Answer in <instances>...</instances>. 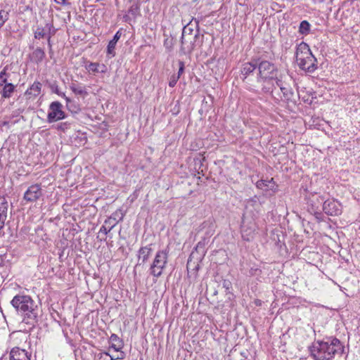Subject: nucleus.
<instances>
[{
  "label": "nucleus",
  "instance_id": "obj_1",
  "mask_svg": "<svg viewBox=\"0 0 360 360\" xmlns=\"http://www.w3.org/2000/svg\"><path fill=\"white\" fill-rule=\"evenodd\" d=\"M309 351L315 360H334L336 355L343 353L344 346L336 338H326L314 342L309 347Z\"/></svg>",
  "mask_w": 360,
  "mask_h": 360
},
{
  "label": "nucleus",
  "instance_id": "obj_2",
  "mask_svg": "<svg viewBox=\"0 0 360 360\" xmlns=\"http://www.w3.org/2000/svg\"><path fill=\"white\" fill-rule=\"evenodd\" d=\"M12 306L22 316V323L34 326L38 322L39 309L29 295H17L11 302Z\"/></svg>",
  "mask_w": 360,
  "mask_h": 360
},
{
  "label": "nucleus",
  "instance_id": "obj_3",
  "mask_svg": "<svg viewBox=\"0 0 360 360\" xmlns=\"http://www.w3.org/2000/svg\"><path fill=\"white\" fill-rule=\"evenodd\" d=\"M257 60L258 70L257 82H264L273 80L276 77V75H278V70L277 66L270 61L262 60L259 58H257Z\"/></svg>",
  "mask_w": 360,
  "mask_h": 360
},
{
  "label": "nucleus",
  "instance_id": "obj_4",
  "mask_svg": "<svg viewBox=\"0 0 360 360\" xmlns=\"http://www.w3.org/2000/svg\"><path fill=\"white\" fill-rule=\"evenodd\" d=\"M203 34H200L199 29L195 30L194 35L181 34L180 51L184 53H191L195 47H200L203 43Z\"/></svg>",
  "mask_w": 360,
  "mask_h": 360
},
{
  "label": "nucleus",
  "instance_id": "obj_5",
  "mask_svg": "<svg viewBox=\"0 0 360 360\" xmlns=\"http://www.w3.org/2000/svg\"><path fill=\"white\" fill-rule=\"evenodd\" d=\"M169 248L158 250L150 267V274L154 277L159 278L162 274L168 262Z\"/></svg>",
  "mask_w": 360,
  "mask_h": 360
},
{
  "label": "nucleus",
  "instance_id": "obj_6",
  "mask_svg": "<svg viewBox=\"0 0 360 360\" xmlns=\"http://www.w3.org/2000/svg\"><path fill=\"white\" fill-rule=\"evenodd\" d=\"M257 229L255 221L252 217H243L240 225L241 236L244 240L250 241L254 238Z\"/></svg>",
  "mask_w": 360,
  "mask_h": 360
},
{
  "label": "nucleus",
  "instance_id": "obj_7",
  "mask_svg": "<svg viewBox=\"0 0 360 360\" xmlns=\"http://www.w3.org/2000/svg\"><path fill=\"white\" fill-rule=\"evenodd\" d=\"M62 108L63 105L59 101H53L50 104L47 115V121L49 123L57 122L66 117L65 112Z\"/></svg>",
  "mask_w": 360,
  "mask_h": 360
},
{
  "label": "nucleus",
  "instance_id": "obj_8",
  "mask_svg": "<svg viewBox=\"0 0 360 360\" xmlns=\"http://www.w3.org/2000/svg\"><path fill=\"white\" fill-rule=\"evenodd\" d=\"M43 196V189L41 184H33L30 186L23 195V200L27 202L33 203Z\"/></svg>",
  "mask_w": 360,
  "mask_h": 360
},
{
  "label": "nucleus",
  "instance_id": "obj_9",
  "mask_svg": "<svg viewBox=\"0 0 360 360\" xmlns=\"http://www.w3.org/2000/svg\"><path fill=\"white\" fill-rule=\"evenodd\" d=\"M322 209L326 214L330 216H338L342 213L341 204L334 199L325 200Z\"/></svg>",
  "mask_w": 360,
  "mask_h": 360
},
{
  "label": "nucleus",
  "instance_id": "obj_10",
  "mask_svg": "<svg viewBox=\"0 0 360 360\" xmlns=\"http://www.w3.org/2000/svg\"><path fill=\"white\" fill-rule=\"evenodd\" d=\"M205 255V244L202 242H198L195 248V250L191 253L187 262L186 267L189 269L192 265V259L198 262H201Z\"/></svg>",
  "mask_w": 360,
  "mask_h": 360
},
{
  "label": "nucleus",
  "instance_id": "obj_11",
  "mask_svg": "<svg viewBox=\"0 0 360 360\" xmlns=\"http://www.w3.org/2000/svg\"><path fill=\"white\" fill-rule=\"evenodd\" d=\"M324 201V198L322 195H317L316 193H311L309 196V205L311 206V210L314 212L317 219L319 218L321 213L316 210H319L321 205H323Z\"/></svg>",
  "mask_w": 360,
  "mask_h": 360
},
{
  "label": "nucleus",
  "instance_id": "obj_12",
  "mask_svg": "<svg viewBox=\"0 0 360 360\" xmlns=\"http://www.w3.org/2000/svg\"><path fill=\"white\" fill-rule=\"evenodd\" d=\"M31 353L25 349L15 347L9 353V360H30Z\"/></svg>",
  "mask_w": 360,
  "mask_h": 360
},
{
  "label": "nucleus",
  "instance_id": "obj_13",
  "mask_svg": "<svg viewBox=\"0 0 360 360\" xmlns=\"http://www.w3.org/2000/svg\"><path fill=\"white\" fill-rule=\"evenodd\" d=\"M257 68V58L252 59L250 62L243 63L240 68V77L243 82L247 77Z\"/></svg>",
  "mask_w": 360,
  "mask_h": 360
},
{
  "label": "nucleus",
  "instance_id": "obj_14",
  "mask_svg": "<svg viewBox=\"0 0 360 360\" xmlns=\"http://www.w3.org/2000/svg\"><path fill=\"white\" fill-rule=\"evenodd\" d=\"M296 61L302 63V60L307 59L308 56L312 54L309 45L304 42H301L296 49Z\"/></svg>",
  "mask_w": 360,
  "mask_h": 360
},
{
  "label": "nucleus",
  "instance_id": "obj_15",
  "mask_svg": "<svg viewBox=\"0 0 360 360\" xmlns=\"http://www.w3.org/2000/svg\"><path fill=\"white\" fill-rule=\"evenodd\" d=\"M316 63V58L313 54H311L307 59L302 60V63L298 62L297 65L303 70L308 72H314L317 68Z\"/></svg>",
  "mask_w": 360,
  "mask_h": 360
},
{
  "label": "nucleus",
  "instance_id": "obj_16",
  "mask_svg": "<svg viewBox=\"0 0 360 360\" xmlns=\"http://www.w3.org/2000/svg\"><path fill=\"white\" fill-rule=\"evenodd\" d=\"M151 244L141 247L138 251V264H145L149 259L151 252L152 248Z\"/></svg>",
  "mask_w": 360,
  "mask_h": 360
},
{
  "label": "nucleus",
  "instance_id": "obj_17",
  "mask_svg": "<svg viewBox=\"0 0 360 360\" xmlns=\"http://www.w3.org/2000/svg\"><path fill=\"white\" fill-rule=\"evenodd\" d=\"M8 206L6 198L0 195V230L4 227L7 217Z\"/></svg>",
  "mask_w": 360,
  "mask_h": 360
},
{
  "label": "nucleus",
  "instance_id": "obj_18",
  "mask_svg": "<svg viewBox=\"0 0 360 360\" xmlns=\"http://www.w3.org/2000/svg\"><path fill=\"white\" fill-rule=\"evenodd\" d=\"M113 214L112 216L106 219L104 221V224L101 227L99 233H103L104 235H107L117 224L116 217Z\"/></svg>",
  "mask_w": 360,
  "mask_h": 360
},
{
  "label": "nucleus",
  "instance_id": "obj_19",
  "mask_svg": "<svg viewBox=\"0 0 360 360\" xmlns=\"http://www.w3.org/2000/svg\"><path fill=\"white\" fill-rule=\"evenodd\" d=\"M194 28H196V30L199 29V20L193 18L184 26L181 34H190L191 35H194Z\"/></svg>",
  "mask_w": 360,
  "mask_h": 360
},
{
  "label": "nucleus",
  "instance_id": "obj_20",
  "mask_svg": "<svg viewBox=\"0 0 360 360\" xmlns=\"http://www.w3.org/2000/svg\"><path fill=\"white\" fill-rule=\"evenodd\" d=\"M122 35L121 30H118L115 34L114 35L112 39H111L107 46V54L110 56V57H113L115 56V46L116 44L120 39V37Z\"/></svg>",
  "mask_w": 360,
  "mask_h": 360
},
{
  "label": "nucleus",
  "instance_id": "obj_21",
  "mask_svg": "<svg viewBox=\"0 0 360 360\" xmlns=\"http://www.w3.org/2000/svg\"><path fill=\"white\" fill-rule=\"evenodd\" d=\"M273 80H275L276 86L281 89V87L287 86L292 81V78L286 74H280L278 76L276 75Z\"/></svg>",
  "mask_w": 360,
  "mask_h": 360
},
{
  "label": "nucleus",
  "instance_id": "obj_22",
  "mask_svg": "<svg viewBox=\"0 0 360 360\" xmlns=\"http://www.w3.org/2000/svg\"><path fill=\"white\" fill-rule=\"evenodd\" d=\"M41 84L39 82H34L25 91V95L37 97L41 93Z\"/></svg>",
  "mask_w": 360,
  "mask_h": 360
},
{
  "label": "nucleus",
  "instance_id": "obj_23",
  "mask_svg": "<svg viewBox=\"0 0 360 360\" xmlns=\"http://www.w3.org/2000/svg\"><path fill=\"white\" fill-rule=\"evenodd\" d=\"M2 90L0 91L1 95V98H9L11 97L13 92L15 91V86L12 83L6 84V85L3 86Z\"/></svg>",
  "mask_w": 360,
  "mask_h": 360
},
{
  "label": "nucleus",
  "instance_id": "obj_24",
  "mask_svg": "<svg viewBox=\"0 0 360 360\" xmlns=\"http://www.w3.org/2000/svg\"><path fill=\"white\" fill-rule=\"evenodd\" d=\"M281 91L287 101L295 102V94L290 86V83L287 86L281 87Z\"/></svg>",
  "mask_w": 360,
  "mask_h": 360
},
{
  "label": "nucleus",
  "instance_id": "obj_25",
  "mask_svg": "<svg viewBox=\"0 0 360 360\" xmlns=\"http://www.w3.org/2000/svg\"><path fill=\"white\" fill-rule=\"evenodd\" d=\"M110 341L111 342V347L115 351L119 352L123 347L124 343L122 339H120L116 334H112L110 337Z\"/></svg>",
  "mask_w": 360,
  "mask_h": 360
},
{
  "label": "nucleus",
  "instance_id": "obj_26",
  "mask_svg": "<svg viewBox=\"0 0 360 360\" xmlns=\"http://www.w3.org/2000/svg\"><path fill=\"white\" fill-rule=\"evenodd\" d=\"M45 56H46V54H45L44 51L41 48L37 47L32 52V53L31 55V58L34 63L38 64V63H40L41 62H42V60L45 58Z\"/></svg>",
  "mask_w": 360,
  "mask_h": 360
},
{
  "label": "nucleus",
  "instance_id": "obj_27",
  "mask_svg": "<svg viewBox=\"0 0 360 360\" xmlns=\"http://www.w3.org/2000/svg\"><path fill=\"white\" fill-rule=\"evenodd\" d=\"M64 98L66 101V108L69 111H70L72 113H77L79 111H80V106L75 101H73L67 96H65Z\"/></svg>",
  "mask_w": 360,
  "mask_h": 360
},
{
  "label": "nucleus",
  "instance_id": "obj_28",
  "mask_svg": "<svg viewBox=\"0 0 360 360\" xmlns=\"http://www.w3.org/2000/svg\"><path fill=\"white\" fill-rule=\"evenodd\" d=\"M165 40L163 45L167 52H172L174 44H175V39L172 36L169 37L166 33H164Z\"/></svg>",
  "mask_w": 360,
  "mask_h": 360
},
{
  "label": "nucleus",
  "instance_id": "obj_29",
  "mask_svg": "<svg viewBox=\"0 0 360 360\" xmlns=\"http://www.w3.org/2000/svg\"><path fill=\"white\" fill-rule=\"evenodd\" d=\"M87 69L89 71H92L93 72H105L106 71V67L105 65H99L97 63H91L88 67Z\"/></svg>",
  "mask_w": 360,
  "mask_h": 360
},
{
  "label": "nucleus",
  "instance_id": "obj_30",
  "mask_svg": "<svg viewBox=\"0 0 360 360\" xmlns=\"http://www.w3.org/2000/svg\"><path fill=\"white\" fill-rule=\"evenodd\" d=\"M8 66H5L4 69L0 72V86H3L6 85V84H8V79L10 76V74L7 72Z\"/></svg>",
  "mask_w": 360,
  "mask_h": 360
},
{
  "label": "nucleus",
  "instance_id": "obj_31",
  "mask_svg": "<svg viewBox=\"0 0 360 360\" xmlns=\"http://www.w3.org/2000/svg\"><path fill=\"white\" fill-rule=\"evenodd\" d=\"M70 89L77 95L85 96L88 94L87 91L83 86H77L74 83L71 84Z\"/></svg>",
  "mask_w": 360,
  "mask_h": 360
},
{
  "label": "nucleus",
  "instance_id": "obj_32",
  "mask_svg": "<svg viewBox=\"0 0 360 360\" xmlns=\"http://www.w3.org/2000/svg\"><path fill=\"white\" fill-rule=\"evenodd\" d=\"M310 27L311 25L308 21L303 20L300 24L299 32L302 34L307 35L309 33Z\"/></svg>",
  "mask_w": 360,
  "mask_h": 360
},
{
  "label": "nucleus",
  "instance_id": "obj_33",
  "mask_svg": "<svg viewBox=\"0 0 360 360\" xmlns=\"http://www.w3.org/2000/svg\"><path fill=\"white\" fill-rule=\"evenodd\" d=\"M34 37L35 39H40L47 37L46 31L45 28L41 26H38L34 32Z\"/></svg>",
  "mask_w": 360,
  "mask_h": 360
},
{
  "label": "nucleus",
  "instance_id": "obj_34",
  "mask_svg": "<svg viewBox=\"0 0 360 360\" xmlns=\"http://www.w3.org/2000/svg\"><path fill=\"white\" fill-rule=\"evenodd\" d=\"M128 13L131 15L133 18H136L140 14V6L138 4H134L130 6L128 10Z\"/></svg>",
  "mask_w": 360,
  "mask_h": 360
},
{
  "label": "nucleus",
  "instance_id": "obj_35",
  "mask_svg": "<svg viewBox=\"0 0 360 360\" xmlns=\"http://www.w3.org/2000/svg\"><path fill=\"white\" fill-rule=\"evenodd\" d=\"M97 360H115L108 352L100 353L98 354Z\"/></svg>",
  "mask_w": 360,
  "mask_h": 360
},
{
  "label": "nucleus",
  "instance_id": "obj_36",
  "mask_svg": "<svg viewBox=\"0 0 360 360\" xmlns=\"http://www.w3.org/2000/svg\"><path fill=\"white\" fill-rule=\"evenodd\" d=\"M70 127V124L68 122H61L58 124L56 127V129L61 131H65Z\"/></svg>",
  "mask_w": 360,
  "mask_h": 360
},
{
  "label": "nucleus",
  "instance_id": "obj_37",
  "mask_svg": "<svg viewBox=\"0 0 360 360\" xmlns=\"http://www.w3.org/2000/svg\"><path fill=\"white\" fill-rule=\"evenodd\" d=\"M199 262H198V261H196V260H195V261H193V260H192V265L191 266V267H190L189 269H188V268H187L188 271H189V270H190L191 268H193V269H192V271H193V274H194L195 276H196L197 272H198V270H199V269H200V265H199V264H198Z\"/></svg>",
  "mask_w": 360,
  "mask_h": 360
},
{
  "label": "nucleus",
  "instance_id": "obj_38",
  "mask_svg": "<svg viewBox=\"0 0 360 360\" xmlns=\"http://www.w3.org/2000/svg\"><path fill=\"white\" fill-rule=\"evenodd\" d=\"M51 89L52 92L58 94V96L63 97V98H65L66 96L64 93H62L59 91L58 86L57 84H51Z\"/></svg>",
  "mask_w": 360,
  "mask_h": 360
},
{
  "label": "nucleus",
  "instance_id": "obj_39",
  "mask_svg": "<svg viewBox=\"0 0 360 360\" xmlns=\"http://www.w3.org/2000/svg\"><path fill=\"white\" fill-rule=\"evenodd\" d=\"M8 19V13L1 10L0 11V22L4 24Z\"/></svg>",
  "mask_w": 360,
  "mask_h": 360
},
{
  "label": "nucleus",
  "instance_id": "obj_40",
  "mask_svg": "<svg viewBox=\"0 0 360 360\" xmlns=\"http://www.w3.org/2000/svg\"><path fill=\"white\" fill-rule=\"evenodd\" d=\"M178 63H179V71L176 75L180 78L181 75L184 72L185 64H184V62L182 60H179Z\"/></svg>",
  "mask_w": 360,
  "mask_h": 360
},
{
  "label": "nucleus",
  "instance_id": "obj_41",
  "mask_svg": "<svg viewBox=\"0 0 360 360\" xmlns=\"http://www.w3.org/2000/svg\"><path fill=\"white\" fill-rule=\"evenodd\" d=\"M179 77L178 76L176 75V74H174L172 75L171 77H170V79H169V86L170 87H174L177 81L179 80Z\"/></svg>",
  "mask_w": 360,
  "mask_h": 360
},
{
  "label": "nucleus",
  "instance_id": "obj_42",
  "mask_svg": "<svg viewBox=\"0 0 360 360\" xmlns=\"http://www.w3.org/2000/svg\"><path fill=\"white\" fill-rule=\"evenodd\" d=\"M268 183H269V181H267L259 180L257 182L256 185L258 188L262 189L264 187L268 186Z\"/></svg>",
  "mask_w": 360,
  "mask_h": 360
},
{
  "label": "nucleus",
  "instance_id": "obj_43",
  "mask_svg": "<svg viewBox=\"0 0 360 360\" xmlns=\"http://www.w3.org/2000/svg\"><path fill=\"white\" fill-rule=\"evenodd\" d=\"M46 38L47 39V44H48L49 48V53H52L53 51H52V43H51V37L50 36H47Z\"/></svg>",
  "mask_w": 360,
  "mask_h": 360
},
{
  "label": "nucleus",
  "instance_id": "obj_44",
  "mask_svg": "<svg viewBox=\"0 0 360 360\" xmlns=\"http://www.w3.org/2000/svg\"><path fill=\"white\" fill-rule=\"evenodd\" d=\"M56 31H57V30L55 27L52 28L51 30H48L46 32L47 36H50L51 37H52L53 36H54L56 34Z\"/></svg>",
  "mask_w": 360,
  "mask_h": 360
},
{
  "label": "nucleus",
  "instance_id": "obj_45",
  "mask_svg": "<svg viewBox=\"0 0 360 360\" xmlns=\"http://www.w3.org/2000/svg\"><path fill=\"white\" fill-rule=\"evenodd\" d=\"M53 27H54L53 23L52 22H47L45 25V27L44 28H45V30L47 32L48 30H51Z\"/></svg>",
  "mask_w": 360,
  "mask_h": 360
},
{
  "label": "nucleus",
  "instance_id": "obj_46",
  "mask_svg": "<svg viewBox=\"0 0 360 360\" xmlns=\"http://www.w3.org/2000/svg\"><path fill=\"white\" fill-rule=\"evenodd\" d=\"M131 15L129 13L123 16L124 21L126 22H129L131 21Z\"/></svg>",
  "mask_w": 360,
  "mask_h": 360
},
{
  "label": "nucleus",
  "instance_id": "obj_47",
  "mask_svg": "<svg viewBox=\"0 0 360 360\" xmlns=\"http://www.w3.org/2000/svg\"><path fill=\"white\" fill-rule=\"evenodd\" d=\"M257 272L258 273H260L261 272V270L258 269H251L250 270V274L251 275H256L257 274Z\"/></svg>",
  "mask_w": 360,
  "mask_h": 360
},
{
  "label": "nucleus",
  "instance_id": "obj_48",
  "mask_svg": "<svg viewBox=\"0 0 360 360\" xmlns=\"http://www.w3.org/2000/svg\"><path fill=\"white\" fill-rule=\"evenodd\" d=\"M124 352H121L120 353V354H119L117 357H115V360H116V359H124Z\"/></svg>",
  "mask_w": 360,
  "mask_h": 360
},
{
  "label": "nucleus",
  "instance_id": "obj_49",
  "mask_svg": "<svg viewBox=\"0 0 360 360\" xmlns=\"http://www.w3.org/2000/svg\"><path fill=\"white\" fill-rule=\"evenodd\" d=\"M55 1L58 4H61V5H65L66 4V1L65 0H55Z\"/></svg>",
  "mask_w": 360,
  "mask_h": 360
},
{
  "label": "nucleus",
  "instance_id": "obj_50",
  "mask_svg": "<svg viewBox=\"0 0 360 360\" xmlns=\"http://www.w3.org/2000/svg\"><path fill=\"white\" fill-rule=\"evenodd\" d=\"M230 285H231V283H230V282L224 281V286L226 289H229Z\"/></svg>",
  "mask_w": 360,
  "mask_h": 360
},
{
  "label": "nucleus",
  "instance_id": "obj_51",
  "mask_svg": "<svg viewBox=\"0 0 360 360\" xmlns=\"http://www.w3.org/2000/svg\"><path fill=\"white\" fill-rule=\"evenodd\" d=\"M262 91L265 93L270 91V88H266L265 86L262 87Z\"/></svg>",
  "mask_w": 360,
  "mask_h": 360
},
{
  "label": "nucleus",
  "instance_id": "obj_52",
  "mask_svg": "<svg viewBox=\"0 0 360 360\" xmlns=\"http://www.w3.org/2000/svg\"><path fill=\"white\" fill-rule=\"evenodd\" d=\"M255 304H256L257 305H258V306H260V305H261V304H262V302H261V300H257L255 301Z\"/></svg>",
  "mask_w": 360,
  "mask_h": 360
},
{
  "label": "nucleus",
  "instance_id": "obj_53",
  "mask_svg": "<svg viewBox=\"0 0 360 360\" xmlns=\"http://www.w3.org/2000/svg\"><path fill=\"white\" fill-rule=\"evenodd\" d=\"M4 24L0 22V27H1Z\"/></svg>",
  "mask_w": 360,
  "mask_h": 360
}]
</instances>
